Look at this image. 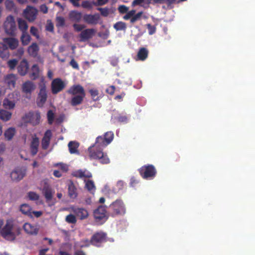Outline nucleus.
Segmentation results:
<instances>
[{
	"instance_id": "nucleus-1",
	"label": "nucleus",
	"mask_w": 255,
	"mask_h": 255,
	"mask_svg": "<svg viewBox=\"0 0 255 255\" xmlns=\"http://www.w3.org/2000/svg\"><path fill=\"white\" fill-rule=\"evenodd\" d=\"M114 133L107 131L103 136H99L92 146L88 148L89 156L91 159H97L101 164H108L110 160L107 153L103 152V148L106 147L113 140Z\"/></svg>"
},
{
	"instance_id": "nucleus-2",
	"label": "nucleus",
	"mask_w": 255,
	"mask_h": 255,
	"mask_svg": "<svg viewBox=\"0 0 255 255\" xmlns=\"http://www.w3.org/2000/svg\"><path fill=\"white\" fill-rule=\"evenodd\" d=\"M67 93L73 96L69 102L70 105L73 107L81 104L86 96L84 88L79 84L71 86L67 91Z\"/></svg>"
},
{
	"instance_id": "nucleus-3",
	"label": "nucleus",
	"mask_w": 255,
	"mask_h": 255,
	"mask_svg": "<svg viewBox=\"0 0 255 255\" xmlns=\"http://www.w3.org/2000/svg\"><path fill=\"white\" fill-rule=\"evenodd\" d=\"M20 233V229L13 228V224L7 221L4 227L1 229L0 235L3 238L7 241H13Z\"/></svg>"
},
{
	"instance_id": "nucleus-4",
	"label": "nucleus",
	"mask_w": 255,
	"mask_h": 255,
	"mask_svg": "<svg viewBox=\"0 0 255 255\" xmlns=\"http://www.w3.org/2000/svg\"><path fill=\"white\" fill-rule=\"evenodd\" d=\"M126 212L125 205L121 199L116 200L109 206V214L112 217L124 215Z\"/></svg>"
},
{
	"instance_id": "nucleus-5",
	"label": "nucleus",
	"mask_w": 255,
	"mask_h": 255,
	"mask_svg": "<svg viewBox=\"0 0 255 255\" xmlns=\"http://www.w3.org/2000/svg\"><path fill=\"white\" fill-rule=\"evenodd\" d=\"M3 27L7 35L12 36L16 35V25L13 16L10 15L6 17L3 24Z\"/></svg>"
},
{
	"instance_id": "nucleus-6",
	"label": "nucleus",
	"mask_w": 255,
	"mask_h": 255,
	"mask_svg": "<svg viewBox=\"0 0 255 255\" xmlns=\"http://www.w3.org/2000/svg\"><path fill=\"white\" fill-rule=\"evenodd\" d=\"M141 176L144 179L153 178L156 174V170L155 167L151 164L142 166L138 169Z\"/></svg>"
},
{
	"instance_id": "nucleus-7",
	"label": "nucleus",
	"mask_w": 255,
	"mask_h": 255,
	"mask_svg": "<svg viewBox=\"0 0 255 255\" xmlns=\"http://www.w3.org/2000/svg\"><path fill=\"white\" fill-rule=\"evenodd\" d=\"M106 207L103 205L99 206L94 211L93 215L96 222L103 224L108 219Z\"/></svg>"
},
{
	"instance_id": "nucleus-8",
	"label": "nucleus",
	"mask_w": 255,
	"mask_h": 255,
	"mask_svg": "<svg viewBox=\"0 0 255 255\" xmlns=\"http://www.w3.org/2000/svg\"><path fill=\"white\" fill-rule=\"evenodd\" d=\"M107 241V235L103 232H98L92 236L90 243L94 246L99 247L101 245Z\"/></svg>"
},
{
	"instance_id": "nucleus-9",
	"label": "nucleus",
	"mask_w": 255,
	"mask_h": 255,
	"mask_svg": "<svg viewBox=\"0 0 255 255\" xmlns=\"http://www.w3.org/2000/svg\"><path fill=\"white\" fill-rule=\"evenodd\" d=\"M37 13V9L30 5H27L23 12L24 17L29 22L34 21L36 18Z\"/></svg>"
},
{
	"instance_id": "nucleus-10",
	"label": "nucleus",
	"mask_w": 255,
	"mask_h": 255,
	"mask_svg": "<svg viewBox=\"0 0 255 255\" xmlns=\"http://www.w3.org/2000/svg\"><path fill=\"white\" fill-rule=\"evenodd\" d=\"M66 87L65 83L59 78L53 80L51 83V92L53 94H57L62 91Z\"/></svg>"
},
{
	"instance_id": "nucleus-11",
	"label": "nucleus",
	"mask_w": 255,
	"mask_h": 255,
	"mask_svg": "<svg viewBox=\"0 0 255 255\" xmlns=\"http://www.w3.org/2000/svg\"><path fill=\"white\" fill-rule=\"evenodd\" d=\"M47 94L46 86L44 84L40 85L39 92L37 98V105L39 107H43L46 101Z\"/></svg>"
},
{
	"instance_id": "nucleus-12",
	"label": "nucleus",
	"mask_w": 255,
	"mask_h": 255,
	"mask_svg": "<svg viewBox=\"0 0 255 255\" xmlns=\"http://www.w3.org/2000/svg\"><path fill=\"white\" fill-rule=\"evenodd\" d=\"M21 88L23 93L26 95L30 96L36 89V85L33 82L28 80L22 84Z\"/></svg>"
},
{
	"instance_id": "nucleus-13",
	"label": "nucleus",
	"mask_w": 255,
	"mask_h": 255,
	"mask_svg": "<svg viewBox=\"0 0 255 255\" xmlns=\"http://www.w3.org/2000/svg\"><path fill=\"white\" fill-rule=\"evenodd\" d=\"M25 169L16 168L10 174V177L13 181H18L21 180L25 175Z\"/></svg>"
},
{
	"instance_id": "nucleus-14",
	"label": "nucleus",
	"mask_w": 255,
	"mask_h": 255,
	"mask_svg": "<svg viewBox=\"0 0 255 255\" xmlns=\"http://www.w3.org/2000/svg\"><path fill=\"white\" fill-rule=\"evenodd\" d=\"M3 43L10 50L16 49L19 45V41L14 37H5L2 39Z\"/></svg>"
},
{
	"instance_id": "nucleus-15",
	"label": "nucleus",
	"mask_w": 255,
	"mask_h": 255,
	"mask_svg": "<svg viewBox=\"0 0 255 255\" xmlns=\"http://www.w3.org/2000/svg\"><path fill=\"white\" fill-rule=\"evenodd\" d=\"M16 81V76L13 74L6 75L3 78L4 83L10 89H13L15 87Z\"/></svg>"
},
{
	"instance_id": "nucleus-16",
	"label": "nucleus",
	"mask_w": 255,
	"mask_h": 255,
	"mask_svg": "<svg viewBox=\"0 0 255 255\" xmlns=\"http://www.w3.org/2000/svg\"><path fill=\"white\" fill-rule=\"evenodd\" d=\"M96 31L93 28H88L83 30L79 36L80 41L84 42L92 38L95 34Z\"/></svg>"
},
{
	"instance_id": "nucleus-17",
	"label": "nucleus",
	"mask_w": 255,
	"mask_h": 255,
	"mask_svg": "<svg viewBox=\"0 0 255 255\" xmlns=\"http://www.w3.org/2000/svg\"><path fill=\"white\" fill-rule=\"evenodd\" d=\"M100 19L99 14H86L83 16L84 21L88 24H96Z\"/></svg>"
},
{
	"instance_id": "nucleus-18",
	"label": "nucleus",
	"mask_w": 255,
	"mask_h": 255,
	"mask_svg": "<svg viewBox=\"0 0 255 255\" xmlns=\"http://www.w3.org/2000/svg\"><path fill=\"white\" fill-rule=\"evenodd\" d=\"M72 211L76 217L80 220L87 219L89 213L87 210L83 208H72Z\"/></svg>"
},
{
	"instance_id": "nucleus-19",
	"label": "nucleus",
	"mask_w": 255,
	"mask_h": 255,
	"mask_svg": "<svg viewBox=\"0 0 255 255\" xmlns=\"http://www.w3.org/2000/svg\"><path fill=\"white\" fill-rule=\"evenodd\" d=\"M51 137V131L49 129L47 130L44 133L41 141V146L43 149H47L48 148Z\"/></svg>"
},
{
	"instance_id": "nucleus-20",
	"label": "nucleus",
	"mask_w": 255,
	"mask_h": 255,
	"mask_svg": "<svg viewBox=\"0 0 255 255\" xmlns=\"http://www.w3.org/2000/svg\"><path fill=\"white\" fill-rule=\"evenodd\" d=\"M28 64L25 59H23L17 67V71L21 76L25 75L28 71Z\"/></svg>"
},
{
	"instance_id": "nucleus-21",
	"label": "nucleus",
	"mask_w": 255,
	"mask_h": 255,
	"mask_svg": "<svg viewBox=\"0 0 255 255\" xmlns=\"http://www.w3.org/2000/svg\"><path fill=\"white\" fill-rule=\"evenodd\" d=\"M39 144V138L35 136L32 138V140L30 145V151L32 155H35L37 153Z\"/></svg>"
},
{
	"instance_id": "nucleus-22",
	"label": "nucleus",
	"mask_w": 255,
	"mask_h": 255,
	"mask_svg": "<svg viewBox=\"0 0 255 255\" xmlns=\"http://www.w3.org/2000/svg\"><path fill=\"white\" fill-rule=\"evenodd\" d=\"M23 228L24 231L30 235H36L38 232V230L36 227L28 223H25Z\"/></svg>"
},
{
	"instance_id": "nucleus-23",
	"label": "nucleus",
	"mask_w": 255,
	"mask_h": 255,
	"mask_svg": "<svg viewBox=\"0 0 255 255\" xmlns=\"http://www.w3.org/2000/svg\"><path fill=\"white\" fill-rule=\"evenodd\" d=\"M70 19L75 22H79L82 18V14L77 10H72L69 14Z\"/></svg>"
},
{
	"instance_id": "nucleus-24",
	"label": "nucleus",
	"mask_w": 255,
	"mask_h": 255,
	"mask_svg": "<svg viewBox=\"0 0 255 255\" xmlns=\"http://www.w3.org/2000/svg\"><path fill=\"white\" fill-rule=\"evenodd\" d=\"M68 195L71 198L75 199L77 197V189L71 180L68 183Z\"/></svg>"
},
{
	"instance_id": "nucleus-25",
	"label": "nucleus",
	"mask_w": 255,
	"mask_h": 255,
	"mask_svg": "<svg viewBox=\"0 0 255 255\" xmlns=\"http://www.w3.org/2000/svg\"><path fill=\"white\" fill-rule=\"evenodd\" d=\"M148 50L144 47L139 48L137 53V59L140 61H144L148 57Z\"/></svg>"
},
{
	"instance_id": "nucleus-26",
	"label": "nucleus",
	"mask_w": 255,
	"mask_h": 255,
	"mask_svg": "<svg viewBox=\"0 0 255 255\" xmlns=\"http://www.w3.org/2000/svg\"><path fill=\"white\" fill-rule=\"evenodd\" d=\"M42 193L44 196L47 202L51 201L53 197V192L51 188L48 185L44 186L42 190Z\"/></svg>"
},
{
	"instance_id": "nucleus-27",
	"label": "nucleus",
	"mask_w": 255,
	"mask_h": 255,
	"mask_svg": "<svg viewBox=\"0 0 255 255\" xmlns=\"http://www.w3.org/2000/svg\"><path fill=\"white\" fill-rule=\"evenodd\" d=\"M73 176L77 177V178H91L92 176V173L90 172H87L86 171H83L81 169L76 170L72 173Z\"/></svg>"
},
{
	"instance_id": "nucleus-28",
	"label": "nucleus",
	"mask_w": 255,
	"mask_h": 255,
	"mask_svg": "<svg viewBox=\"0 0 255 255\" xmlns=\"http://www.w3.org/2000/svg\"><path fill=\"white\" fill-rule=\"evenodd\" d=\"M9 55L8 47L3 42H0V57L2 59H7Z\"/></svg>"
},
{
	"instance_id": "nucleus-29",
	"label": "nucleus",
	"mask_w": 255,
	"mask_h": 255,
	"mask_svg": "<svg viewBox=\"0 0 255 255\" xmlns=\"http://www.w3.org/2000/svg\"><path fill=\"white\" fill-rule=\"evenodd\" d=\"M39 50L38 44L36 42H34L28 47L27 51L30 56L35 57L37 55Z\"/></svg>"
},
{
	"instance_id": "nucleus-30",
	"label": "nucleus",
	"mask_w": 255,
	"mask_h": 255,
	"mask_svg": "<svg viewBox=\"0 0 255 255\" xmlns=\"http://www.w3.org/2000/svg\"><path fill=\"white\" fill-rule=\"evenodd\" d=\"M79 144L76 141H70L68 144L69 152L71 154H79L78 150Z\"/></svg>"
},
{
	"instance_id": "nucleus-31",
	"label": "nucleus",
	"mask_w": 255,
	"mask_h": 255,
	"mask_svg": "<svg viewBox=\"0 0 255 255\" xmlns=\"http://www.w3.org/2000/svg\"><path fill=\"white\" fill-rule=\"evenodd\" d=\"M39 76V68L37 64H34L31 67V73L30 74V78L32 80H35Z\"/></svg>"
},
{
	"instance_id": "nucleus-32",
	"label": "nucleus",
	"mask_w": 255,
	"mask_h": 255,
	"mask_svg": "<svg viewBox=\"0 0 255 255\" xmlns=\"http://www.w3.org/2000/svg\"><path fill=\"white\" fill-rule=\"evenodd\" d=\"M17 22L18 28L22 33L27 32L28 27L26 21L24 19L19 18L17 20Z\"/></svg>"
},
{
	"instance_id": "nucleus-33",
	"label": "nucleus",
	"mask_w": 255,
	"mask_h": 255,
	"mask_svg": "<svg viewBox=\"0 0 255 255\" xmlns=\"http://www.w3.org/2000/svg\"><path fill=\"white\" fill-rule=\"evenodd\" d=\"M15 129L13 128H7L4 133V135L7 140H10L15 134Z\"/></svg>"
},
{
	"instance_id": "nucleus-34",
	"label": "nucleus",
	"mask_w": 255,
	"mask_h": 255,
	"mask_svg": "<svg viewBox=\"0 0 255 255\" xmlns=\"http://www.w3.org/2000/svg\"><path fill=\"white\" fill-rule=\"evenodd\" d=\"M20 211L24 215L31 216V208L27 204H23L20 207Z\"/></svg>"
},
{
	"instance_id": "nucleus-35",
	"label": "nucleus",
	"mask_w": 255,
	"mask_h": 255,
	"mask_svg": "<svg viewBox=\"0 0 255 255\" xmlns=\"http://www.w3.org/2000/svg\"><path fill=\"white\" fill-rule=\"evenodd\" d=\"M11 117V113L7 111L1 110L0 111V119L4 122L9 121Z\"/></svg>"
},
{
	"instance_id": "nucleus-36",
	"label": "nucleus",
	"mask_w": 255,
	"mask_h": 255,
	"mask_svg": "<svg viewBox=\"0 0 255 255\" xmlns=\"http://www.w3.org/2000/svg\"><path fill=\"white\" fill-rule=\"evenodd\" d=\"M85 188L89 191L91 193L94 194L96 190V187L94 182L92 180H85Z\"/></svg>"
},
{
	"instance_id": "nucleus-37",
	"label": "nucleus",
	"mask_w": 255,
	"mask_h": 255,
	"mask_svg": "<svg viewBox=\"0 0 255 255\" xmlns=\"http://www.w3.org/2000/svg\"><path fill=\"white\" fill-rule=\"evenodd\" d=\"M30 40L31 37L27 32L22 33L21 41L23 45L25 46L28 45Z\"/></svg>"
},
{
	"instance_id": "nucleus-38",
	"label": "nucleus",
	"mask_w": 255,
	"mask_h": 255,
	"mask_svg": "<svg viewBox=\"0 0 255 255\" xmlns=\"http://www.w3.org/2000/svg\"><path fill=\"white\" fill-rule=\"evenodd\" d=\"M89 92L94 101H97L100 100V97L99 96V93L98 90L96 89H90Z\"/></svg>"
},
{
	"instance_id": "nucleus-39",
	"label": "nucleus",
	"mask_w": 255,
	"mask_h": 255,
	"mask_svg": "<svg viewBox=\"0 0 255 255\" xmlns=\"http://www.w3.org/2000/svg\"><path fill=\"white\" fill-rule=\"evenodd\" d=\"M114 27L117 31L125 30L127 28V26L125 22L119 21L114 25Z\"/></svg>"
},
{
	"instance_id": "nucleus-40",
	"label": "nucleus",
	"mask_w": 255,
	"mask_h": 255,
	"mask_svg": "<svg viewBox=\"0 0 255 255\" xmlns=\"http://www.w3.org/2000/svg\"><path fill=\"white\" fill-rule=\"evenodd\" d=\"M3 105L6 109H12L15 106V103L8 99H5L3 100Z\"/></svg>"
},
{
	"instance_id": "nucleus-41",
	"label": "nucleus",
	"mask_w": 255,
	"mask_h": 255,
	"mask_svg": "<svg viewBox=\"0 0 255 255\" xmlns=\"http://www.w3.org/2000/svg\"><path fill=\"white\" fill-rule=\"evenodd\" d=\"M27 197L30 200L37 201L39 198V196L34 192H29L27 193Z\"/></svg>"
},
{
	"instance_id": "nucleus-42",
	"label": "nucleus",
	"mask_w": 255,
	"mask_h": 255,
	"mask_svg": "<svg viewBox=\"0 0 255 255\" xmlns=\"http://www.w3.org/2000/svg\"><path fill=\"white\" fill-rule=\"evenodd\" d=\"M65 23V20L64 17L62 16H57L56 18V25L57 27H63Z\"/></svg>"
},
{
	"instance_id": "nucleus-43",
	"label": "nucleus",
	"mask_w": 255,
	"mask_h": 255,
	"mask_svg": "<svg viewBox=\"0 0 255 255\" xmlns=\"http://www.w3.org/2000/svg\"><path fill=\"white\" fill-rule=\"evenodd\" d=\"M47 120L49 124H53L54 119V114L51 110H49L47 114Z\"/></svg>"
},
{
	"instance_id": "nucleus-44",
	"label": "nucleus",
	"mask_w": 255,
	"mask_h": 255,
	"mask_svg": "<svg viewBox=\"0 0 255 255\" xmlns=\"http://www.w3.org/2000/svg\"><path fill=\"white\" fill-rule=\"evenodd\" d=\"M65 220L67 223L70 224H75L77 222L75 216L72 214L67 215Z\"/></svg>"
},
{
	"instance_id": "nucleus-45",
	"label": "nucleus",
	"mask_w": 255,
	"mask_h": 255,
	"mask_svg": "<svg viewBox=\"0 0 255 255\" xmlns=\"http://www.w3.org/2000/svg\"><path fill=\"white\" fill-rule=\"evenodd\" d=\"M142 14H143L142 11L138 12L136 14L135 13L133 15V16H132V17H131V18H130V22L131 23H133L135 22H136V21L139 20L140 19Z\"/></svg>"
},
{
	"instance_id": "nucleus-46",
	"label": "nucleus",
	"mask_w": 255,
	"mask_h": 255,
	"mask_svg": "<svg viewBox=\"0 0 255 255\" xmlns=\"http://www.w3.org/2000/svg\"><path fill=\"white\" fill-rule=\"evenodd\" d=\"M17 63L18 61L16 59H13L7 61V65L10 69H14L17 64Z\"/></svg>"
},
{
	"instance_id": "nucleus-47",
	"label": "nucleus",
	"mask_w": 255,
	"mask_h": 255,
	"mask_svg": "<svg viewBox=\"0 0 255 255\" xmlns=\"http://www.w3.org/2000/svg\"><path fill=\"white\" fill-rule=\"evenodd\" d=\"M97 9L100 11L101 15L105 17L108 16L110 13L109 9L107 7H99Z\"/></svg>"
},
{
	"instance_id": "nucleus-48",
	"label": "nucleus",
	"mask_w": 255,
	"mask_h": 255,
	"mask_svg": "<svg viewBox=\"0 0 255 255\" xmlns=\"http://www.w3.org/2000/svg\"><path fill=\"white\" fill-rule=\"evenodd\" d=\"M146 27L148 31V33L149 35H152L156 32V27L154 25H152L150 23L146 24Z\"/></svg>"
},
{
	"instance_id": "nucleus-49",
	"label": "nucleus",
	"mask_w": 255,
	"mask_h": 255,
	"mask_svg": "<svg viewBox=\"0 0 255 255\" xmlns=\"http://www.w3.org/2000/svg\"><path fill=\"white\" fill-rule=\"evenodd\" d=\"M5 4L6 8L9 10H12L15 6L12 0H6Z\"/></svg>"
},
{
	"instance_id": "nucleus-50",
	"label": "nucleus",
	"mask_w": 255,
	"mask_h": 255,
	"mask_svg": "<svg viewBox=\"0 0 255 255\" xmlns=\"http://www.w3.org/2000/svg\"><path fill=\"white\" fill-rule=\"evenodd\" d=\"M135 13V10L134 9H132L131 10H130L129 11H127V13L124 16V19L125 20H128L130 18H131L133 15Z\"/></svg>"
},
{
	"instance_id": "nucleus-51",
	"label": "nucleus",
	"mask_w": 255,
	"mask_h": 255,
	"mask_svg": "<svg viewBox=\"0 0 255 255\" xmlns=\"http://www.w3.org/2000/svg\"><path fill=\"white\" fill-rule=\"evenodd\" d=\"M139 182V180L134 176L130 178L129 185L130 187H134Z\"/></svg>"
},
{
	"instance_id": "nucleus-52",
	"label": "nucleus",
	"mask_w": 255,
	"mask_h": 255,
	"mask_svg": "<svg viewBox=\"0 0 255 255\" xmlns=\"http://www.w3.org/2000/svg\"><path fill=\"white\" fill-rule=\"evenodd\" d=\"M81 6L83 8L91 9L92 8L93 4L88 0H84L82 1Z\"/></svg>"
},
{
	"instance_id": "nucleus-53",
	"label": "nucleus",
	"mask_w": 255,
	"mask_h": 255,
	"mask_svg": "<svg viewBox=\"0 0 255 255\" xmlns=\"http://www.w3.org/2000/svg\"><path fill=\"white\" fill-rule=\"evenodd\" d=\"M24 53V48L23 47L18 48L16 51L14 52V55L20 58Z\"/></svg>"
},
{
	"instance_id": "nucleus-54",
	"label": "nucleus",
	"mask_w": 255,
	"mask_h": 255,
	"mask_svg": "<svg viewBox=\"0 0 255 255\" xmlns=\"http://www.w3.org/2000/svg\"><path fill=\"white\" fill-rule=\"evenodd\" d=\"M73 26L74 29L78 32L81 31L86 27L85 25L77 23L74 24Z\"/></svg>"
},
{
	"instance_id": "nucleus-55",
	"label": "nucleus",
	"mask_w": 255,
	"mask_h": 255,
	"mask_svg": "<svg viewBox=\"0 0 255 255\" xmlns=\"http://www.w3.org/2000/svg\"><path fill=\"white\" fill-rule=\"evenodd\" d=\"M30 32L32 35L35 36L37 38H39L38 30L37 28L34 26H31L30 29Z\"/></svg>"
},
{
	"instance_id": "nucleus-56",
	"label": "nucleus",
	"mask_w": 255,
	"mask_h": 255,
	"mask_svg": "<svg viewBox=\"0 0 255 255\" xmlns=\"http://www.w3.org/2000/svg\"><path fill=\"white\" fill-rule=\"evenodd\" d=\"M70 65L74 69L78 70L79 69V65L75 60L73 58L70 62Z\"/></svg>"
},
{
	"instance_id": "nucleus-57",
	"label": "nucleus",
	"mask_w": 255,
	"mask_h": 255,
	"mask_svg": "<svg viewBox=\"0 0 255 255\" xmlns=\"http://www.w3.org/2000/svg\"><path fill=\"white\" fill-rule=\"evenodd\" d=\"M128 7L125 5H120L118 7V10L121 13H126L128 11Z\"/></svg>"
},
{
	"instance_id": "nucleus-58",
	"label": "nucleus",
	"mask_w": 255,
	"mask_h": 255,
	"mask_svg": "<svg viewBox=\"0 0 255 255\" xmlns=\"http://www.w3.org/2000/svg\"><path fill=\"white\" fill-rule=\"evenodd\" d=\"M126 185V183L122 180H120L118 181L117 183V186L118 187L119 190H122L124 189Z\"/></svg>"
},
{
	"instance_id": "nucleus-59",
	"label": "nucleus",
	"mask_w": 255,
	"mask_h": 255,
	"mask_svg": "<svg viewBox=\"0 0 255 255\" xmlns=\"http://www.w3.org/2000/svg\"><path fill=\"white\" fill-rule=\"evenodd\" d=\"M116 88L114 86H111L108 88L106 90V92L108 94L112 95L114 94Z\"/></svg>"
},
{
	"instance_id": "nucleus-60",
	"label": "nucleus",
	"mask_w": 255,
	"mask_h": 255,
	"mask_svg": "<svg viewBox=\"0 0 255 255\" xmlns=\"http://www.w3.org/2000/svg\"><path fill=\"white\" fill-rule=\"evenodd\" d=\"M40 10L43 13H47L48 12V8L46 4H43L40 6Z\"/></svg>"
},
{
	"instance_id": "nucleus-61",
	"label": "nucleus",
	"mask_w": 255,
	"mask_h": 255,
	"mask_svg": "<svg viewBox=\"0 0 255 255\" xmlns=\"http://www.w3.org/2000/svg\"><path fill=\"white\" fill-rule=\"evenodd\" d=\"M46 29L47 31L53 32L54 30V26L52 22L48 23L46 27Z\"/></svg>"
},
{
	"instance_id": "nucleus-62",
	"label": "nucleus",
	"mask_w": 255,
	"mask_h": 255,
	"mask_svg": "<svg viewBox=\"0 0 255 255\" xmlns=\"http://www.w3.org/2000/svg\"><path fill=\"white\" fill-rule=\"evenodd\" d=\"M117 119L120 122H127L128 121V118L126 116H119Z\"/></svg>"
},
{
	"instance_id": "nucleus-63",
	"label": "nucleus",
	"mask_w": 255,
	"mask_h": 255,
	"mask_svg": "<svg viewBox=\"0 0 255 255\" xmlns=\"http://www.w3.org/2000/svg\"><path fill=\"white\" fill-rule=\"evenodd\" d=\"M177 0H163V3H166L168 6L176 3Z\"/></svg>"
},
{
	"instance_id": "nucleus-64",
	"label": "nucleus",
	"mask_w": 255,
	"mask_h": 255,
	"mask_svg": "<svg viewBox=\"0 0 255 255\" xmlns=\"http://www.w3.org/2000/svg\"><path fill=\"white\" fill-rule=\"evenodd\" d=\"M70 2L75 7H79V1L80 0H69Z\"/></svg>"
}]
</instances>
